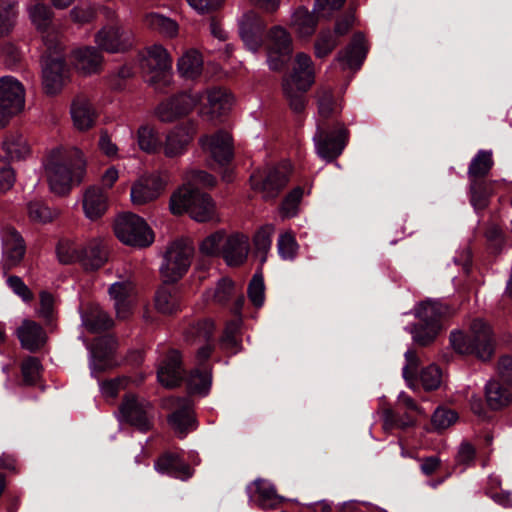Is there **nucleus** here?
<instances>
[{
    "instance_id": "f257e3e1",
    "label": "nucleus",
    "mask_w": 512,
    "mask_h": 512,
    "mask_svg": "<svg viewBox=\"0 0 512 512\" xmlns=\"http://www.w3.org/2000/svg\"><path fill=\"white\" fill-rule=\"evenodd\" d=\"M45 176L50 190L57 195H66L74 183H80L85 175V160L77 148L56 147L51 149L43 161Z\"/></svg>"
},
{
    "instance_id": "f03ea898",
    "label": "nucleus",
    "mask_w": 512,
    "mask_h": 512,
    "mask_svg": "<svg viewBox=\"0 0 512 512\" xmlns=\"http://www.w3.org/2000/svg\"><path fill=\"white\" fill-rule=\"evenodd\" d=\"M315 80L314 64L311 57L299 52L295 55L291 72L282 80V90L290 108L300 113L306 105V92Z\"/></svg>"
},
{
    "instance_id": "7ed1b4c3",
    "label": "nucleus",
    "mask_w": 512,
    "mask_h": 512,
    "mask_svg": "<svg viewBox=\"0 0 512 512\" xmlns=\"http://www.w3.org/2000/svg\"><path fill=\"white\" fill-rule=\"evenodd\" d=\"M452 348L462 355H474L481 361H488L495 351V338L491 327L482 319H475L470 335L455 330L450 333Z\"/></svg>"
},
{
    "instance_id": "20e7f679",
    "label": "nucleus",
    "mask_w": 512,
    "mask_h": 512,
    "mask_svg": "<svg viewBox=\"0 0 512 512\" xmlns=\"http://www.w3.org/2000/svg\"><path fill=\"white\" fill-rule=\"evenodd\" d=\"M419 320L412 325L410 333L413 341L420 346L432 344L443 330V319L450 315V308L438 300H425L414 308Z\"/></svg>"
},
{
    "instance_id": "39448f33",
    "label": "nucleus",
    "mask_w": 512,
    "mask_h": 512,
    "mask_svg": "<svg viewBox=\"0 0 512 512\" xmlns=\"http://www.w3.org/2000/svg\"><path fill=\"white\" fill-rule=\"evenodd\" d=\"M170 211L174 215L187 212L197 222L217 219L216 206L212 198L198 188L182 186L170 198Z\"/></svg>"
},
{
    "instance_id": "423d86ee",
    "label": "nucleus",
    "mask_w": 512,
    "mask_h": 512,
    "mask_svg": "<svg viewBox=\"0 0 512 512\" xmlns=\"http://www.w3.org/2000/svg\"><path fill=\"white\" fill-rule=\"evenodd\" d=\"M114 231L122 243L130 246L146 247L154 239L145 220L133 213L119 215L115 220Z\"/></svg>"
},
{
    "instance_id": "0eeeda50",
    "label": "nucleus",
    "mask_w": 512,
    "mask_h": 512,
    "mask_svg": "<svg viewBox=\"0 0 512 512\" xmlns=\"http://www.w3.org/2000/svg\"><path fill=\"white\" fill-rule=\"evenodd\" d=\"M193 255V247L188 241L176 240L169 245L160 267L165 282H175L188 270Z\"/></svg>"
},
{
    "instance_id": "6e6552de",
    "label": "nucleus",
    "mask_w": 512,
    "mask_h": 512,
    "mask_svg": "<svg viewBox=\"0 0 512 512\" xmlns=\"http://www.w3.org/2000/svg\"><path fill=\"white\" fill-rule=\"evenodd\" d=\"M346 134V129L340 123H336L330 130L327 123L319 121L316 134L313 137L319 157L327 161L336 159L346 145Z\"/></svg>"
},
{
    "instance_id": "1a4fd4ad",
    "label": "nucleus",
    "mask_w": 512,
    "mask_h": 512,
    "mask_svg": "<svg viewBox=\"0 0 512 512\" xmlns=\"http://www.w3.org/2000/svg\"><path fill=\"white\" fill-rule=\"evenodd\" d=\"M63 45L51 50L46 49L43 56V87L47 94L54 95L61 91L68 77V68L65 60L60 56Z\"/></svg>"
},
{
    "instance_id": "9d476101",
    "label": "nucleus",
    "mask_w": 512,
    "mask_h": 512,
    "mask_svg": "<svg viewBox=\"0 0 512 512\" xmlns=\"http://www.w3.org/2000/svg\"><path fill=\"white\" fill-rule=\"evenodd\" d=\"M25 105V89L22 83L12 76L0 78V128L8 118L22 111Z\"/></svg>"
},
{
    "instance_id": "9b49d317",
    "label": "nucleus",
    "mask_w": 512,
    "mask_h": 512,
    "mask_svg": "<svg viewBox=\"0 0 512 512\" xmlns=\"http://www.w3.org/2000/svg\"><path fill=\"white\" fill-rule=\"evenodd\" d=\"M287 182L288 173L285 167L258 170L250 176L251 189L266 201L276 198Z\"/></svg>"
},
{
    "instance_id": "f8f14e48",
    "label": "nucleus",
    "mask_w": 512,
    "mask_h": 512,
    "mask_svg": "<svg viewBox=\"0 0 512 512\" xmlns=\"http://www.w3.org/2000/svg\"><path fill=\"white\" fill-rule=\"evenodd\" d=\"M163 407L172 411L168 422L180 437L196 429L193 404L189 399L169 397L163 400Z\"/></svg>"
},
{
    "instance_id": "ddd939ff",
    "label": "nucleus",
    "mask_w": 512,
    "mask_h": 512,
    "mask_svg": "<svg viewBox=\"0 0 512 512\" xmlns=\"http://www.w3.org/2000/svg\"><path fill=\"white\" fill-rule=\"evenodd\" d=\"M2 258L0 261V274L7 276L11 269L20 265L25 255V244L20 234L10 226L1 230Z\"/></svg>"
},
{
    "instance_id": "4468645a",
    "label": "nucleus",
    "mask_w": 512,
    "mask_h": 512,
    "mask_svg": "<svg viewBox=\"0 0 512 512\" xmlns=\"http://www.w3.org/2000/svg\"><path fill=\"white\" fill-rule=\"evenodd\" d=\"M203 152L219 166L228 164L233 158L232 137L228 132L217 131L199 138Z\"/></svg>"
},
{
    "instance_id": "2eb2a0df",
    "label": "nucleus",
    "mask_w": 512,
    "mask_h": 512,
    "mask_svg": "<svg viewBox=\"0 0 512 512\" xmlns=\"http://www.w3.org/2000/svg\"><path fill=\"white\" fill-rule=\"evenodd\" d=\"M196 134L193 122H185L173 127L162 142L163 153L168 158L180 157L186 153Z\"/></svg>"
},
{
    "instance_id": "dca6fc26",
    "label": "nucleus",
    "mask_w": 512,
    "mask_h": 512,
    "mask_svg": "<svg viewBox=\"0 0 512 512\" xmlns=\"http://www.w3.org/2000/svg\"><path fill=\"white\" fill-rule=\"evenodd\" d=\"M95 42L106 52H123L132 46V33L115 22L104 26L96 34Z\"/></svg>"
},
{
    "instance_id": "f3484780",
    "label": "nucleus",
    "mask_w": 512,
    "mask_h": 512,
    "mask_svg": "<svg viewBox=\"0 0 512 512\" xmlns=\"http://www.w3.org/2000/svg\"><path fill=\"white\" fill-rule=\"evenodd\" d=\"M164 189L165 182L159 174L142 176L131 186V202L136 206L146 205L158 199Z\"/></svg>"
},
{
    "instance_id": "a211bd4d",
    "label": "nucleus",
    "mask_w": 512,
    "mask_h": 512,
    "mask_svg": "<svg viewBox=\"0 0 512 512\" xmlns=\"http://www.w3.org/2000/svg\"><path fill=\"white\" fill-rule=\"evenodd\" d=\"M140 68L145 74H153L151 81L158 75L169 71L172 67V57L161 44L146 47L139 55Z\"/></svg>"
},
{
    "instance_id": "6ab92c4d",
    "label": "nucleus",
    "mask_w": 512,
    "mask_h": 512,
    "mask_svg": "<svg viewBox=\"0 0 512 512\" xmlns=\"http://www.w3.org/2000/svg\"><path fill=\"white\" fill-rule=\"evenodd\" d=\"M151 405L148 401L140 399L135 395H126L121 406L122 418L141 431H147L151 427L150 421Z\"/></svg>"
},
{
    "instance_id": "aec40b11",
    "label": "nucleus",
    "mask_w": 512,
    "mask_h": 512,
    "mask_svg": "<svg viewBox=\"0 0 512 512\" xmlns=\"http://www.w3.org/2000/svg\"><path fill=\"white\" fill-rule=\"evenodd\" d=\"M28 13L33 25L41 32L46 49L51 50L62 44L58 33L54 30H49L53 14L48 6L43 3H37L28 9Z\"/></svg>"
},
{
    "instance_id": "412c9836",
    "label": "nucleus",
    "mask_w": 512,
    "mask_h": 512,
    "mask_svg": "<svg viewBox=\"0 0 512 512\" xmlns=\"http://www.w3.org/2000/svg\"><path fill=\"white\" fill-rule=\"evenodd\" d=\"M157 378L161 385L173 388L180 384L183 379V368L179 351L170 349L160 361Z\"/></svg>"
},
{
    "instance_id": "4be33fe9",
    "label": "nucleus",
    "mask_w": 512,
    "mask_h": 512,
    "mask_svg": "<svg viewBox=\"0 0 512 512\" xmlns=\"http://www.w3.org/2000/svg\"><path fill=\"white\" fill-rule=\"evenodd\" d=\"M116 342L113 338L105 336L96 340L91 349V373L102 372L114 367L117 363L113 358Z\"/></svg>"
},
{
    "instance_id": "5701e85b",
    "label": "nucleus",
    "mask_w": 512,
    "mask_h": 512,
    "mask_svg": "<svg viewBox=\"0 0 512 512\" xmlns=\"http://www.w3.org/2000/svg\"><path fill=\"white\" fill-rule=\"evenodd\" d=\"M264 29L265 23L255 12L244 14L239 22L240 36L246 47L254 52L262 44Z\"/></svg>"
},
{
    "instance_id": "b1692460",
    "label": "nucleus",
    "mask_w": 512,
    "mask_h": 512,
    "mask_svg": "<svg viewBox=\"0 0 512 512\" xmlns=\"http://www.w3.org/2000/svg\"><path fill=\"white\" fill-rule=\"evenodd\" d=\"M214 331V324L210 320H199L191 324L184 332L185 340L193 343L206 344L199 348L197 358L204 361L209 358L213 350V345L209 343Z\"/></svg>"
},
{
    "instance_id": "393cba45",
    "label": "nucleus",
    "mask_w": 512,
    "mask_h": 512,
    "mask_svg": "<svg viewBox=\"0 0 512 512\" xmlns=\"http://www.w3.org/2000/svg\"><path fill=\"white\" fill-rule=\"evenodd\" d=\"M108 256L107 243L101 239H93L82 246L81 265L86 270H97L108 261Z\"/></svg>"
},
{
    "instance_id": "a878e982",
    "label": "nucleus",
    "mask_w": 512,
    "mask_h": 512,
    "mask_svg": "<svg viewBox=\"0 0 512 512\" xmlns=\"http://www.w3.org/2000/svg\"><path fill=\"white\" fill-rule=\"evenodd\" d=\"M250 499L263 509H273L283 500L267 480L257 479L248 487Z\"/></svg>"
},
{
    "instance_id": "bb28decb",
    "label": "nucleus",
    "mask_w": 512,
    "mask_h": 512,
    "mask_svg": "<svg viewBox=\"0 0 512 512\" xmlns=\"http://www.w3.org/2000/svg\"><path fill=\"white\" fill-rule=\"evenodd\" d=\"M249 252V239L243 234H234L224 241L222 254L229 266L242 264Z\"/></svg>"
},
{
    "instance_id": "cd10ccee",
    "label": "nucleus",
    "mask_w": 512,
    "mask_h": 512,
    "mask_svg": "<svg viewBox=\"0 0 512 512\" xmlns=\"http://www.w3.org/2000/svg\"><path fill=\"white\" fill-rule=\"evenodd\" d=\"M155 469L183 481L193 475V470L186 464L178 454L165 453L155 462Z\"/></svg>"
},
{
    "instance_id": "c85d7f7f",
    "label": "nucleus",
    "mask_w": 512,
    "mask_h": 512,
    "mask_svg": "<svg viewBox=\"0 0 512 512\" xmlns=\"http://www.w3.org/2000/svg\"><path fill=\"white\" fill-rule=\"evenodd\" d=\"M319 19L313 11L299 7L291 15L290 28L299 39L307 40L315 33Z\"/></svg>"
},
{
    "instance_id": "c756f323",
    "label": "nucleus",
    "mask_w": 512,
    "mask_h": 512,
    "mask_svg": "<svg viewBox=\"0 0 512 512\" xmlns=\"http://www.w3.org/2000/svg\"><path fill=\"white\" fill-rule=\"evenodd\" d=\"M134 287L130 281H121L112 284L109 288V295L114 301L117 317L126 319L131 313V296Z\"/></svg>"
},
{
    "instance_id": "7c9ffc66",
    "label": "nucleus",
    "mask_w": 512,
    "mask_h": 512,
    "mask_svg": "<svg viewBox=\"0 0 512 512\" xmlns=\"http://www.w3.org/2000/svg\"><path fill=\"white\" fill-rule=\"evenodd\" d=\"M366 56L365 39L361 33H356L350 45L337 56V61L343 68L358 69Z\"/></svg>"
},
{
    "instance_id": "2f4dec72",
    "label": "nucleus",
    "mask_w": 512,
    "mask_h": 512,
    "mask_svg": "<svg viewBox=\"0 0 512 512\" xmlns=\"http://www.w3.org/2000/svg\"><path fill=\"white\" fill-rule=\"evenodd\" d=\"M202 95L203 99L207 100L200 110L202 115H210L211 118L218 117L226 113L232 105L230 95L221 88L210 89L205 95Z\"/></svg>"
},
{
    "instance_id": "473e14b6",
    "label": "nucleus",
    "mask_w": 512,
    "mask_h": 512,
    "mask_svg": "<svg viewBox=\"0 0 512 512\" xmlns=\"http://www.w3.org/2000/svg\"><path fill=\"white\" fill-rule=\"evenodd\" d=\"M73 123L78 130L91 128L96 119V112L88 98L77 96L71 106Z\"/></svg>"
},
{
    "instance_id": "72a5a7b5",
    "label": "nucleus",
    "mask_w": 512,
    "mask_h": 512,
    "mask_svg": "<svg viewBox=\"0 0 512 512\" xmlns=\"http://www.w3.org/2000/svg\"><path fill=\"white\" fill-rule=\"evenodd\" d=\"M73 64L83 74L99 71L103 57L95 47H83L73 51Z\"/></svg>"
},
{
    "instance_id": "f704fd0d",
    "label": "nucleus",
    "mask_w": 512,
    "mask_h": 512,
    "mask_svg": "<svg viewBox=\"0 0 512 512\" xmlns=\"http://www.w3.org/2000/svg\"><path fill=\"white\" fill-rule=\"evenodd\" d=\"M107 194L99 187L88 188L83 197V209L87 218L95 220L107 209Z\"/></svg>"
},
{
    "instance_id": "c9c22d12",
    "label": "nucleus",
    "mask_w": 512,
    "mask_h": 512,
    "mask_svg": "<svg viewBox=\"0 0 512 512\" xmlns=\"http://www.w3.org/2000/svg\"><path fill=\"white\" fill-rule=\"evenodd\" d=\"M18 338L24 348L35 351L44 344L45 333L36 322L25 320L18 328Z\"/></svg>"
},
{
    "instance_id": "e433bc0d",
    "label": "nucleus",
    "mask_w": 512,
    "mask_h": 512,
    "mask_svg": "<svg viewBox=\"0 0 512 512\" xmlns=\"http://www.w3.org/2000/svg\"><path fill=\"white\" fill-rule=\"evenodd\" d=\"M179 74L186 79H195L203 70V58L196 49H188L177 61Z\"/></svg>"
},
{
    "instance_id": "4c0bfd02",
    "label": "nucleus",
    "mask_w": 512,
    "mask_h": 512,
    "mask_svg": "<svg viewBox=\"0 0 512 512\" xmlns=\"http://www.w3.org/2000/svg\"><path fill=\"white\" fill-rule=\"evenodd\" d=\"M139 149L147 154H156L162 149V141L157 129L150 124H142L136 131Z\"/></svg>"
},
{
    "instance_id": "58836bf2",
    "label": "nucleus",
    "mask_w": 512,
    "mask_h": 512,
    "mask_svg": "<svg viewBox=\"0 0 512 512\" xmlns=\"http://www.w3.org/2000/svg\"><path fill=\"white\" fill-rule=\"evenodd\" d=\"M2 149L10 160H21L30 154V145L19 132L8 133L2 142Z\"/></svg>"
},
{
    "instance_id": "ea45409f",
    "label": "nucleus",
    "mask_w": 512,
    "mask_h": 512,
    "mask_svg": "<svg viewBox=\"0 0 512 512\" xmlns=\"http://www.w3.org/2000/svg\"><path fill=\"white\" fill-rule=\"evenodd\" d=\"M145 25L166 38L178 35L179 26L176 21L159 13H149L144 18Z\"/></svg>"
},
{
    "instance_id": "a19ab883",
    "label": "nucleus",
    "mask_w": 512,
    "mask_h": 512,
    "mask_svg": "<svg viewBox=\"0 0 512 512\" xmlns=\"http://www.w3.org/2000/svg\"><path fill=\"white\" fill-rule=\"evenodd\" d=\"M494 165L493 153L491 150H479L472 158L468 167L470 181L481 180L487 176Z\"/></svg>"
},
{
    "instance_id": "79ce46f5",
    "label": "nucleus",
    "mask_w": 512,
    "mask_h": 512,
    "mask_svg": "<svg viewBox=\"0 0 512 512\" xmlns=\"http://www.w3.org/2000/svg\"><path fill=\"white\" fill-rule=\"evenodd\" d=\"M485 396L487 404L494 410L506 407L512 401V393L496 380H491L486 384Z\"/></svg>"
},
{
    "instance_id": "37998d69",
    "label": "nucleus",
    "mask_w": 512,
    "mask_h": 512,
    "mask_svg": "<svg viewBox=\"0 0 512 512\" xmlns=\"http://www.w3.org/2000/svg\"><path fill=\"white\" fill-rule=\"evenodd\" d=\"M498 181L472 180L470 181V201L475 209H484L493 194L494 186Z\"/></svg>"
},
{
    "instance_id": "c03bdc74",
    "label": "nucleus",
    "mask_w": 512,
    "mask_h": 512,
    "mask_svg": "<svg viewBox=\"0 0 512 512\" xmlns=\"http://www.w3.org/2000/svg\"><path fill=\"white\" fill-rule=\"evenodd\" d=\"M82 324L92 333L109 329L113 325L112 319L99 307H93L82 315Z\"/></svg>"
},
{
    "instance_id": "a18cd8bd",
    "label": "nucleus",
    "mask_w": 512,
    "mask_h": 512,
    "mask_svg": "<svg viewBox=\"0 0 512 512\" xmlns=\"http://www.w3.org/2000/svg\"><path fill=\"white\" fill-rule=\"evenodd\" d=\"M155 306L163 314H172L180 307V297L178 292L167 288H160L155 296Z\"/></svg>"
},
{
    "instance_id": "49530a36",
    "label": "nucleus",
    "mask_w": 512,
    "mask_h": 512,
    "mask_svg": "<svg viewBox=\"0 0 512 512\" xmlns=\"http://www.w3.org/2000/svg\"><path fill=\"white\" fill-rule=\"evenodd\" d=\"M270 46L268 50H274L281 55H290L292 52V38L283 27L276 26L270 31Z\"/></svg>"
},
{
    "instance_id": "de8ad7c7",
    "label": "nucleus",
    "mask_w": 512,
    "mask_h": 512,
    "mask_svg": "<svg viewBox=\"0 0 512 512\" xmlns=\"http://www.w3.org/2000/svg\"><path fill=\"white\" fill-rule=\"evenodd\" d=\"M338 37L330 29H322L314 43L315 56L318 58L328 56L337 46Z\"/></svg>"
},
{
    "instance_id": "09e8293b",
    "label": "nucleus",
    "mask_w": 512,
    "mask_h": 512,
    "mask_svg": "<svg viewBox=\"0 0 512 512\" xmlns=\"http://www.w3.org/2000/svg\"><path fill=\"white\" fill-rule=\"evenodd\" d=\"M210 386L211 374L206 368H197L188 377V388L191 393L206 395Z\"/></svg>"
},
{
    "instance_id": "8fccbe9b",
    "label": "nucleus",
    "mask_w": 512,
    "mask_h": 512,
    "mask_svg": "<svg viewBox=\"0 0 512 512\" xmlns=\"http://www.w3.org/2000/svg\"><path fill=\"white\" fill-rule=\"evenodd\" d=\"M176 110L183 117L189 114L198 104L202 103L203 95L200 92H185L171 98Z\"/></svg>"
},
{
    "instance_id": "3c124183",
    "label": "nucleus",
    "mask_w": 512,
    "mask_h": 512,
    "mask_svg": "<svg viewBox=\"0 0 512 512\" xmlns=\"http://www.w3.org/2000/svg\"><path fill=\"white\" fill-rule=\"evenodd\" d=\"M275 232V227L272 224H267L261 227L254 236V245L257 254L260 255L261 262H265L266 255L271 249L272 236Z\"/></svg>"
},
{
    "instance_id": "603ef678",
    "label": "nucleus",
    "mask_w": 512,
    "mask_h": 512,
    "mask_svg": "<svg viewBox=\"0 0 512 512\" xmlns=\"http://www.w3.org/2000/svg\"><path fill=\"white\" fill-rule=\"evenodd\" d=\"M341 106L334 101L330 90H321L318 94V113L319 116L326 120L329 117L339 114Z\"/></svg>"
},
{
    "instance_id": "864d4df0",
    "label": "nucleus",
    "mask_w": 512,
    "mask_h": 512,
    "mask_svg": "<svg viewBox=\"0 0 512 512\" xmlns=\"http://www.w3.org/2000/svg\"><path fill=\"white\" fill-rule=\"evenodd\" d=\"M57 255L64 264L76 261L81 263L82 246L70 240H63L58 244Z\"/></svg>"
},
{
    "instance_id": "5fc2aeb1",
    "label": "nucleus",
    "mask_w": 512,
    "mask_h": 512,
    "mask_svg": "<svg viewBox=\"0 0 512 512\" xmlns=\"http://www.w3.org/2000/svg\"><path fill=\"white\" fill-rule=\"evenodd\" d=\"M27 210L29 218L37 223L50 222L58 215L56 210L50 209L41 201L29 202Z\"/></svg>"
},
{
    "instance_id": "6e6d98bb",
    "label": "nucleus",
    "mask_w": 512,
    "mask_h": 512,
    "mask_svg": "<svg viewBox=\"0 0 512 512\" xmlns=\"http://www.w3.org/2000/svg\"><path fill=\"white\" fill-rule=\"evenodd\" d=\"M17 15L15 4H0V37L8 35L13 30Z\"/></svg>"
},
{
    "instance_id": "4d7b16f0",
    "label": "nucleus",
    "mask_w": 512,
    "mask_h": 512,
    "mask_svg": "<svg viewBox=\"0 0 512 512\" xmlns=\"http://www.w3.org/2000/svg\"><path fill=\"white\" fill-rule=\"evenodd\" d=\"M303 196V189L296 187L283 200L280 213L283 218H291L297 215L298 205Z\"/></svg>"
},
{
    "instance_id": "13d9d810",
    "label": "nucleus",
    "mask_w": 512,
    "mask_h": 512,
    "mask_svg": "<svg viewBox=\"0 0 512 512\" xmlns=\"http://www.w3.org/2000/svg\"><path fill=\"white\" fill-rule=\"evenodd\" d=\"M224 241V233L215 232L202 241L200 251L206 256H218L222 253Z\"/></svg>"
},
{
    "instance_id": "bf43d9fd",
    "label": "nucleus",
    "mask_w": 512,
    "mask_h": 512,
    "mask_svg": "<svg viewBox=\"0 0 512 512\" xmlns=\"http://www.w3.org/2000/svg\"><path fill=\"white\" fill-rule=\"evenodd\" d=\"M278 253L283 259L292 260L298 250V244L291 232H285L279 236L277 242Z\"/></svg>"
},
{
    "instance_id": "052dcab7",
    "label": "nucleus",
    "mask_w": 512,
    "mask_h": 512,
    "mask_svg": "<svg viewBox=\"0 0 512 512\" xmlns=\"http://www.w3.org/2000/svg\"><path fill=\"white\" fill-rule=\"evenodd\" d=\"M41 363L35 357H29L22 362L21 372L23 381L27 385H33L40 376Z\"/></svg>"
},
{
    "instance_id": "680f3d73",
    "label": "nucleus",
    "mask_w": 512,
    "mask_h": 512,
    "mask_svg": "<svg viewBox=\"0 0 512 512\" xmlns=\"http://www.w3.org/2000/svg\"><path fill=\"white\" fill-rule=\"evenodd\" d=\"M345 0H315L313 13L320 19L330 18L336 11H338Z\"/></svg>"
},
{
    "instance_id": "e2e57ef3",
    "label": "nucleus",
    "mask_w": 512,
    "mask_h": 512,
    "mask_svg": "<svg viewBox=\"0 0 512 512\" xmlns=\"http://www.w3.org/2000/svg\"><path fill=\"white\" fill-rule=\"evenodd\" d=\"M420 380L425 390H435L441 384L442 372L438 366L430 365L422 370Z\"/></svg>"
},
{
    "instance_id": "0e129e2a",
    "label": "nucleus",
    "mask_w": 512,
    "mask_h": 512,
    "mask_svg": "<svg viewBox=\"0 0 512 512\" xmlns=\"http://www.w3.org/2000/svg\"><path fill=\"white\" fill-rule=\"evenodd\" d=\"M248 296L250 301L256 306L261 307L264 303V281L261 274L256 273L250 281L248 287Z\"/></svg>"
},
{
    "instance_id": "69168bd1",
    "label": "nucleus",
    "mask_w": 512,
    "mask_h": 512,
    "mask_svg": "<svg viewBox=\"0 0 512 512\" xmlns=\"http://www.w3.org/2000/svg\"><path fill=\"white\" fill-rule=\"evenodd\" d=\"M155 116L163 123H171L181 117L171 99L160 103L156 107Z\"/></svg>"
},
{
    "instance_id": "338daca9",
    "label": "nucleus",
    "mask_w": 512,
    "mask_h": 512,
    "mask_svg": "<svg viewBox=\"0 0 512 512\" xmlns=\"http://www.w3.org/2000/svg\"><path fill=\"white\" fill-rule=\"evenodd\" d=\"M7 286L24 302H30L33 300V293L29 289V287L24 283V281L16 275H11L7 277L6 280Z\"/></svg>"
},
{
    "instance_id": "774afa93",
    "label": "nucleus",
    "mask_w": 512,
    "mask_h": 512,
    "mask_svg": "<svg viewBox=\"0 0 512 512\" xmlns=\"http://www.w3.org/2000/svg\"><path fill=\"white\" fill-rule=\"evenodd\" d=\"M128 381L126 377L103 381L100 384L103 397L111 400L114 399L118 393L127 386Z\"/></svg>"
}]
</instances>
